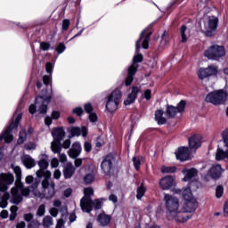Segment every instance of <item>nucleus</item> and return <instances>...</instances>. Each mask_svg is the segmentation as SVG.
<instances>
[{"label":"nucleus","instance_id":"f257e3e1","mask_svg":"<svg viewBox=\"0 0 228 228\" xmlns=\"http://www.w3.org/2000/svg\"><path fill=\"white\" fill-rule=\"evenodd\" d=\"M145 31H147V29H144L142 31L140 35V38L135 43V55L134 56V59H133V64L128 68V70H127V77L125 79L126 86H129L133 83L136 71L138 70L137 63H142V61H143V55L140 53V47H141L140 44L142 40V49H149V42L151 40V35H152V32H149L143 37V35H145Z\"/></svg>","mask_w":228,"mask_h":228},{"label":"nucleus","instance_id":"f03ea898","mask_svg":"<svg viewBox=\"0 0 228 228\" xmlns=\"http://www.w3.org/2000/svg\"><path fill=\"white\" fill-rule=\"evenodd\" d=\"M164 202L167 209V216L169 220H175V222L183 224L191 218V214L184 211V205L180 208L179 200L176 197L165 194Z\"/></svg>","mask_w":228,"mask_h":228},{"label":"nucleus","instance_id":"7ed1b4c3","mask_svg":"<svg viewBox=\"0 0 228 228\" xmlns=\"http://www.w3.org/2000/svg\"><path fill=\"white\" fill-rule=\"evenodd\" d=\"M12 169L16 175L15 186L11 189V202L12 204H20L22 202V197H28L29 195V188H24L22 183V169L20 167L12 164Z\"/></svg>","mask_w":228,"mask_h":228},{"label":"nucleus","instance_id":"20e7f679","mask_svg":"<svg viewBox=\"0 0 228 228\" xmlns=\"http://www.w3.org/2000/svg\"><path fill=\"white\" fill-rule=\"evenodd\" d=\"M36 175L38 179H44L41 183L43 188L42 192H39L38 194L36 192L35 195L39 197V199H53L56 193V185L54 184V182L51 181V171L37 170Z\"/></svg>","mask_w":228,"mask_h":228},{"label":"nucleus","instance_id":"39448f33","mask_svg":"<svg viewBox=\"0 0 228 228\" xmlns=\"http://www.w3.org/2000/svg\"><path fill=\"white\" fill-rule=\"evenodd\" d=\"M199 182H191L189 183V187L185 188L182 191V197L183 200H185L183 207L184 211H187L189 214L191 215V213H195V209H197V207L199 206V203H197V200L193 198L192 191H195L199 188Z\"/></svg>","mask_w":228,"mask_h":228},{"label":"nucleus","instance_id":"423d86ee","mask_svg":"<svg viewBox=\"0 0 228 228\" xmlns=\"http://www.w3.org/2000/svg\"><path fill=\"white\" fill-rule=\"evenodd\" d=\"M51 99H53L51 94H47V93H42V95L36 97L35 104H31L28 107L29 113L31 115H35V113H37V111L41 113V115H45V113H47V106L49 102H51Z\"/></svg>","mask_w":228,"mask_h":228},{"label":"nucleus","instance_id":"0eeeda50","mask_svg":"<svg viewBox=\"0 0 228 228\" xmlns=\"http://www.w3.org/2000/svg\"><path fill=\"white\" fill-rule=\"evenodd\" d=\"M122 99V92L120 89H115L110 94L106 97L105 108L109 113H115L120 104Z\"/></svg>","mask_w":228,"mask_h":228},{"label":"nucleus","instance_id":"6e6552de","mask_svg":"<svg viewBox=\"0 0 228 228\" xmlns=\"http://www.w3.org/2000/svg\"><path fill=\"white\" fill-rule=\"evenodd\" d=\"M52 135L53 141L51 143V149L54 154H58L59 152H61L60 144L61 143V140L65 138V130L63 127H55L52 130Z\"/></svg>","mask_w":228,"mask_h":228},{"label":"nucleus","instance_id":"1a4fd4ad","mask_svg":"<svg viewBox=\"0 0 228 228\" xmlns=\"http://www.w3.org/2000/svg\"><path fill=\"white\" fill-rule=\"evenodd\" d=\"M205 101L214 106H219V104H224L227 101V93L224 90L211 92L207 94Z\"/></svg>","mask_w":228,"mask_h":228},{"label":"nucleus","instance_id":"9d476101","mask_svg":"<svg viewBox=\"0 0 228 228\" xmlns=\"http://www.w3.org/2000/svg\"><path fill=\"white\" fill-rule=\"evenodd\" d=\"M21 119H22V113H19L15 118V120L12 121V123L4 132V134H0V142L2 140H4L5 143H11V142L13 141V135H12L11 133L12 131H13V129H17V127H19V122H20Z\"/></svg>","mask_w":228,"mask_h":228},{"label":"nucleus","instance_id":"9b49d317","mask_svg":"<svg viewBox=\"0 0 228 228\" xmlns=\"http://www.w3.org/2000/svg\"><path fill=\"white\" fill-rule=\"evenodd\" d=\"M84 197L80 200V207L84 213H90L92 211V195H94V189L87 187L84 189Z\"/></svg>","mask_w":228,"mask_h":228},{"label":"nucleus","instance_id":"f8f14e48","mask_svg":"<svg viewBox=\"0 0 228 228\" xmlns=\"http://www.w3.org/2000/svg\"><path fill=\"white\" fill-rule=\"evenodd\" d=\"M205 56L208 60H220L225 56V48L217 45H214L205 51Z\"/></svg>","mask_w":228,"mask_h":228},{"label":"nucleus","instance_id":"ddd939ff","mask_svg":"<svg viewBox=\"0 0 228 228\" xmlns=\"http://www.w3.org/2000/svg\"><path fill=\"white\" fill-rule=\"evenodd\" d=\"M205 26V37H215L216 33V28H218V18L210 16L204 23Z\"/></svg>","mask_w":228,"mask_h":228},{"label":"nucleus","instance_id":"4468645a","mask_svg":"<svg viewBox=\"0 0 228 228\" xmlns=\"http://www.w3.org/2000/svg\"><path fill=\"white\" fill-rule=\"evenodd\" d=\"M222 140L226 151L218 148L216 153V161H222L224 159L228 160V128L224 130L222 133Z\"/></svg>","mask_w":228,"mask_h":228},{"label":"nucleus","instance_id":"2eb2a0df","mask_svg":"<svg viewBox=\"0 0 228 228\" xmlns=\"http://www.w3.org/2000/svg\"><path fill=\"white\" fill-rule=\"evenodd\" d=\"M15 177L11 173H1L0 174V191L4 193L8 190V186L13 184Z\"/></svg>","mask_w":228,"mask_h":228},{"label":"nucleus","instance_id":"dca6fc26","mask_svg":"<svg viewBox=\"0 0 228 228\" xmlns=\"http://www.w3.org/2000/svg\"><path fill=\"white\" fill-rule=\"evenodd\" d=\"M114 162H115V157L112 154H109L103 158L101 164V168L103 174H105V175H108V174L111 172V168H113Z\"/></svg>","mask_w":228,"mask_h":228},{"label":"nucleus","instance_id":"f3484780","mask_svg":"<svg viewBox=\"0 0 228 228\" xmlns=\"http://www.w3.org/2000/svg\"><path fill=\"white\" fill-rule=\"evenodd\" d=\"M81 152H83L81 142H73L71 148L68 151V156L72 159H76V158H79Z\"/></svg>","mask_w":228,"mask_h":228},{"label":"nucleus","instance_id":"a211bd4d","mask_svg":"<svg viewBox=\"0 0 228 228\" xmlns=\"http://www.w3.org/2000/svg\"><path fill=\"white\" fill-rule=\"evenodd\" d=\"M69 132L70 133L71 136H84L86 138L88 135V129L86 126H82L81 128L77 126H72L69 128Z\"/></svg>","mask_w":228,"mask_h":228},{"label":"nucleus","instance_id":"6ab92c4d","mask_svg":"<svg viewBox=\"0 0 228 228\" xmlns=\"http://www.w3.org/2000/svg\"><path fill=\"white\" fill-rule=\"evenodd\" d=\"M174 184L175 179L171 175L165 176L159 181L161 190H170Z\"/></svg>","mask_w":228,"mask_h":228},{"label":"nucleus","instance_id":"aec40b11","mask_svg":"<svg viewBox=\"0 0 228 228\" xmlns=\"http://www.w3.org/2000/svg\"><path fill=\"white\" fill-rule=\"evenodd\" d=\"M176 159H180V161H188L190 158V150L186 147L179 148L175 152Z\"/></svg>","mask_w":228,"mask_h":228},{"label":"nucleus","instance_id":"412c9836","mask_svg":"<svg viewBox=\"0 0 228 228\" xmlns=\"http://www.w3.org/2000/svg\"><path fill=\"white\" fill-rule=\"evenodd\" d=\"M138 94H140V87L134 86L132 88L131 94L127 96L126 100L124 102L125 106H129L136 101V97L138 96Z\"/></svg>","mask_w":228,"mask_h":228},{"label":"nucleus","instance_id":"4be33fe9","mask_svg":"<svg viewBox=\"0 0 228 228\" xmlns=\"http://www.w3.org/2000/svg\"><path fill=\"white\" fill-rule=\"evenodd\" d=\"M138 94H140V87L134 86L132 88L131 94L127 96L126 100L124 102L125 106H129L136 101V97L138 96Z\"/></svg>","mask_w":228,"mask_h":228},{"label":"nucleus","instance_id":"5701e85b","mask_svg":"<svg viewBox=\"0 0 228 228\" xmlns=\"http://www.w3.org/2000/svg\"><path fill=\"white\" fill-rule=\"evenodd\" d=\"M182 173L183 174L184 177L183 178V181H191V179H193V177H197L199 175V171L196 168H184Z\"/></svg>","mask_w":228,"mask_h":228},{"label":"nucleus","instance_id":"b1692460","mask_svg":"<svg viewBox=\"0 0 228 228\" xmlns=\"http://www.w3.org/2000/svg\"><path fill=\"white\" fill-rule=\"evenodd\" d=\"M208 175L212 177V179H220V175H222V166L218 164L212 166L208 172Z\"/></svg>","mask_w":228,"mask_h":228},{"label":"nucleus","instance_id":"393cba45","mask_svg":"<svg viewBox=\"0 0 228 228\" xmlns=\"http://www.w3.org/2000/svg\"><path fill=\"white\" fill-rule=\"evenodd\" d=\"M202 143V137L200 135L196 134L189 138V147L190 149H194L197 151L199 147H200Z\"/></svg>","mask_w":228,"mask_h":228},{"label":"nucleus","instance_id":"a878e982","mask_svg":"<svg viewBox=\"0 0 228 228\" xmlns=\"http://www.w3.org/2000/svg\"><path fill=\"white\" fill-rule=\"evenodd\" d=\"M49 157L45 154H41L39 156V161H38V166H39V170H42L43 172H49L47 168L49 167Z\"/></svg>","mask_w":228,"mask_h":228},{"label":"nucleus","instance_id":"bb28decb","mask_svg":"<svg viewBox=\"0 0 228 228\" xmlns=\"http://www.w3.org/2000/svg\"><path fill=\"white\" fill-rule=\"evenodd\" d=\"M21 162L24 165V167H26V168H28V169L37 167V162L29 155L21 156Z\"/></svg>","mask_w":228,"mask_h":228},{"label":"nucleus","instance_id":"cd10ccee","mask_svg":"<svg viewBox=\"0 0 228 228\" xmlns=\"http://www.w3.org/2000/svg\"><path fill=\"white\" fill-rule=\"evenodd\" d=\"M180 37L183 44H186V42H188V38L191 37V30L186 27V25H183L180 28Z\"/></svg>","mask_w":228,"mask_h":228},{"label":"nucleus","instance_id":"c85d7f7f","mask_svg":"<svg viewBox=\"0 0 228 228\" xmlns=\"http://www.w3.org/2000/svg\"><path fill=\"white\" fill-rule=\"evenodd\" d=\"M76 172V167L72 165V163H68L66 167L63 170V175L65 179H70Z\"/></svg>","mask_w":228,"mask_h":228},{"label":"nucleus","instance_id":"c756f323","mask_svg":"<svg viewBox=\"0 0 228 228\" xmlns=\"http://www.w3.org/2000/svg\"><path fill=\"white\" fill-rule=\"evenodd\" d=\"M97 221L102 227H106L111 222V216L102 213L98 216Z\"/></svg>","mask_w":228,"mask_h":228},{"label":"nucleus","instance_id":"7c9ffc66","mask_svg":"<svg viewBox=\"0 0 228 228\" xmlns=\"http://www.w3.org/2000/svg\"><path fill=\"white\" fill-rule=\"evenodd\" d=\"M155 120L158 122L159 126H163V124H167V118L163 117V110H158L155 111Z\"/></svg>","mask_w":228,"mask_h":228},{"label":"nucleus","instance_id":"2f4dec72","mask_svg":"<svg viewBox=\"0 0 228 228\" xmlns=\"http://www.w3.org/2000/svg\"><path fill=\"white\" fill-rule=\"evenodd\" d=\"M8 200H10V193L4 192L0 193V208H6L8 206Z\"/></svg>","mask_w":228,"mask_h":228},{"label":"nucleus","instance_id":"473e14b6","mask_svg":"<svg viewBox=\"0 0 228 228\" xmlns=\"http://www.w3.org/2000/svg\"><path fill=\"white\" fill-rule=\"evenodd\" d=\"M177 113H179V111L177 110L176 107L167 106V112H166L167 118H174V117H175Z\"/></svg>","mask_w":228,"mask_h":228},{"label":"nucleus","instance_id":"72a5a7b5","mask_svg":"<svg viewBox=\"0 0 228 228\" xmlns=\"http://www.w3.org/2000/svg\"><path fill=\"white\" fill-rule=\"evenodd\" d=\"M207 69V74L208 77H211V76H216L218 74V67L215 65H209Z\"/></svg>","mask_w":228,"mask_h":228},{"label":"nucleus","instance_id":"f704fd0d","mask_svg":"<svg viewBox=\"0 0 228 228\" xmlns=\"http://www.w3.org/2000/svg\"><path fill=\"white\" fill-rule=\"evenodd\" d=\"M54 221L53 220V217L51 216H46L43 218L42 225L45 228H49L51 225H53Z\"/></svg>","mask_w":228,"mask_h":228},{"label":"nucleus","instance_id":"c9c22d12","mask_svg":"<svg viewBox=\"0 0 228 228\" xmlns=\"http://www.w3.org/2000/svg\"><path fill=\"white\" fill-rule=\"evenodd\" d=\"M145 191H147V189H145V186L142 183L141 186L137 188L136 199H138V200H142L143 195H145Z\"/></svg>","mask_w":228,"mask_h":228},{"label":"nucleus","instance_id":"e433bc0d","mask_svg":"<svg viewBox=\"0 0 228 228\" xmlns=\"http://www.w3.org/2000/svg\"><path fill=\"white\" fill-rule=\"evenodd\" d=\"M84 181L86 184H92L95 181V175L94 173H88L85 175Z\"/></svg>","mask_w":228,"mask_h":228},{"label":"nucleus","instance_id":"4c0bfd02","mask_svg":"<svg viewBox=\"0 0 228 228\" xmlns=\"http://www.w3.org/2000/svg\"><path fill=\"white\" fill-rule=\"evenodd\" d=\"M17 211H19V207H17L15 205L11 207V208H10L11 214H10V217H9L11 221H13V220H15V218H17Z\"/></svg>","mask_w":228,"mask_h":228},{"label":"nucleus","instance_id":"58836bf2","mask_svg":"<svg viewBox=\"0 0 228 228\" xmlns=\"http://www.w3.org/2000/svg\"><path fill=\"white\" fill-rule=\"evenodd\" d=\"M198 77H200V79H206V77H209L208 75L207 68H200L198 71Z\"/></svg>","mask_w":228,"mask_h":228},{"label":"nucleus","instance_id":"ea45409f","mask_svg":"<svg viewBox=\"0 0 228 228\" xmlns=\"http://www.w3.org/2000/svg\"><path fill=\"white\" fill-rule=\"evenodd\" d=\"M175 170H176L175 167L163 166L161 167L162 174H174V172H175Z\"/></svg>","mask_w":228,"mask_h":228},{"label":"nucleus","instance_id":"a19ab883","mask_svg":"<svg viewBox=\"0 0 228 228\" xmlns=\"http://www.w3.org/2000/svg\"><path fill=\"white\" fill-rule=\"evenodd\" d=\"M27 134H26V130H21L20 131V134H19V139H18V143L20 145L22 143H24V142H26V138H27Z\"/></svg>","mask_w":228,"mask_h":228},{"label":"nucleus","instance_id":"79ce46f5","mask_svg":"<svg viewBox=\"0 0 228 228\" xmlns=\"http://www.w3.org/2000/svg\"><path fill=\"white\" fill-rule=\"evenodd\" d=\"M142 157H134L133 163L135 169L140 170V166L142 165Z\"/></svg>","mask_w":228,"mask_h":228},{"label":"nucleus","instance_id":"37998d69","mask_svg":"<svg viewBox=\"0 0 228 228\" xmlns=\"http://www.w3.org/2000/svg\"><path fill=\"white\" fill-rule=\"evenodd\" d=\"M168 42H170V36L168 35V32L164 31L162 34L161 45H167Z\"/></svg>","mask_w":228,"mask_h":228},{"label":"nucleus","instance_id":"c03bdc74","mask_svg":"<svg viewBox=\"0 0 228 228\" xmlns=\"http://www.w3.org/2000/svg\"><path fill=\"white\" fill-rule=\"evenodd\" d=\"M37 215V216H44L45 215V205L42 204L38 207Z\"/></svg>","mask_w":228,"mask_h":228},{"label":"nucleus","instance_id":"a18cd8bd","mask_svg":"<svg viewBox=\"0 0 228 228\" xmlns=\"http://www.w3.org/2000/svg\"><path fill=\"white\" fill-rule=\"evenodd\" d=\"M224 195V187L222 185H218L216 190V197L220 199Z\"/></svg>","mask_w":228,"mask_h":228},{"label":"nucleus","instance_id":"49530a36","mask_svg":"<svg viewBox=\"0 0 228 228\" xmlns=\"http://www.w3.org/2000/svg\"><path fill=\"white\" fill-rule=\"evenodd\" d=\"M175 108H176L178 113H181V112L184 111V108H186V102L181 101L178 103L177 107H175Z\"/></svg>","mask_w":228,"mask_h":228},{"label":"nucleus","instance_id":"de8ad7c7","mask_svg":"<svg viewBox=\"0 0 228 228\" xmlns=\"http://www.w3.org/2000/svg\"><path fill=\"white\" fill-rule=\"evenodd\" d=\"M25 149L26 151H35V149H37V144H35V142H27L25 144Z\"/></svg>","mask_w":228,"mask_h":228},{"label":"nucleus","instance_id":"09e8293b","mask_svg":"<svg viewBox=\"0 0 228 228\" xmlns=\"http://www.w3.org/2000/svg\"><path fill=\"white\" fill-rule=\"evenodd\" d=\"M93 206L95 208V209H101V208H102V201L100 200H95L92 201V207Z\"/></svg>","mask_w":228,"mask_h":228},{"label":"nucleus","instance_id":"8fccbe9b","mask_svg":"<svg viewBox=\"0 0 228 228\" xmlns=\"http://www.w3.org/2000/svg\"><path fill=\"white\" fill-rule=\"evenodd\" d=\"M40 49H42V51H49V49H51V44L47 42H41Z\"/></svg>","mask_w":228,"mask_h":228},{"label":"nucleus","instance_id":"3c124183","mask_svg":"<svg viewBox=\"0 0 228 228\" xmlns=\"http://www.w3.org/2000/svg\"><path fill=\"white\" fill-rule=\"evenodd\" d=\"M39 227H40V222H38V220L31 221L28 224V228H39Z\"/></svg>","mask_w":228,"mask_h":228},{"label":"nucleus","instance_id":"603ef678","mask_svg":"<svg viewBox=\"0 0 228 228\" xmlns=\"http://www.w3.org/2000/svg\"><path fill=\"white\" fill-rule=\"evenodd\" d=\"M65 45L63 43H60L57 47H56V51L59 54H61V53L65 52Z\"/></svg>","mask_w":228,"mask_h":228},{"label":"nucleus","instance_id":"864d4df0","mask_svg":"<svg viewBox=\"0 0 228 228\" xmlns=\"http://www.w3.org/2000/svg\"><path fill=\"white\" fill-rule=\"evenodd\" d=\"M70 27V20H63L62 21V31H67Z\"/></svg>","mask_w":228,"mask_h":228},{"label":"nucleus","instance_id":"5fc2aeb1","mask_svg":"<svg viewBox=\"0 0 228 228\" xmlns=\"http://www.w3.org/2000/svg\"><path fill=\"white\" fill-rule=\"evenodd\" d=\"M53 63H51V62H47L46 64H45V70H46V72L48 73V74H50V76H51V74H53Z\"/></svg>","mask_w":228,"mask_h":228},{"label":"nucleus","instance_id":"6e6d98bb","mask_svg":"<svg viewBox=\"0 0 228 228\" xmlns=\"http://www.w3.org/2000/svg\"><path fill=\"white\" fill-rule=\"evenodd\" d=\"M60 165V160H58V159H53L51 161V167L52 168H58Z\"/></svg>","mask_w":228,"mask_h":228},{"label":"nucleus","instance_id":"4d7b16f0","mask_svg":"<svg viewBox=\"0 0 228 228\" xmlns=\"http://www.w3.org/2000/svg\"><path fill=\"white\" fill-rule=\"evenodd\" d=\"M84 149H85L86 152H91L92 151V143H90L89 142H86L84 143Z\"/></svg>","mask_w":228,"mask_h":228},{"label":"nucleus","instance_id":"13d9d810","mask_svg":"<svg viewBox=\"0 0 228 228\" xmlns=\"http://www.w3.org/2000/svg\"><path fill=\"white\" fill-rule=\"evenodd\" d=\"M73 113H75V115H77V117H81V115H83V108L81 107L75 108L73 110Z\"/></svg>","mask_w":228,"mask_h":228},{"label":"nucleus","instance_id":"bf43d9fd","mask_svg":"<svg viewBox=\"0 0 228 228\" xmlns=\"http://www.w3.org/2000/svg\"><path fill=\"white\" fill-rule=\"evenodd\" d=\"M85 111H86L88 114L92 113L94 111V107L92 106L91 103H86L85 105Z\"/></svg>","mask_w":228,"mask_h":228},{"label":"nucleus","instance_id":"052dcab7","mask_svg":"<svg viewBox=\"0 0 228 228\" xmlns=\"http://www.w3.org/2000/svg\"><path fill=\"white\" fill-rule=\"evenodd\" d=\"M43 83L45 86L49 85V83H51V75L50 76L45 75L43 77Z\"/></svg>","mask_w":228,"mask_h":228},{"label":"nucleus","instance_id":"680f3d73","mask_svg":"<svg viewBox=\"0 0 228 228\" xmlns=\"http://www.w3.org/2000/svg\"><path fill=\"white\" fill-rule=\"evenodd\" d=\"M25 222H31L33 220V214L28 213L24 215Z\"/></svg>","mask_w":228,"mask_h":228},{"label":"nucleus","instance_id":"e2e57ef3","mask_svg":"<svg viewBox=\"0 0 228 228\" xmlns=\"http://www.w3.org/2000/svg\"><path fill=\"white\" fill-rule=\"evenodd\" d=\"M50 215L52 216H53L54 218H56V216H58V208H53L50 209Z\"/></svg>","mask_w":228,"mask_h":228},{"label":"nucleus","instance_id":"0e129e2a","mask_svg":"<svg viewBox=\"0 0 228 228\" xmlns=\"http://www.w3.org/2000/svg\"><path fill=\"white\" fill-rule=\"evenodd\" d=\"M59 159L61 161V163H66L67 161V155L64 153H60L59 154Z\"/></svg>","mask_w":228,"mask_h":228},{"label":"nucleus","instance_id":"69168bd1","mask_svg":"<svg viewBox=\"0 0 228 228\" xmlns=\"http://www.w3.org/2000/svg\"><path fill=\"white\" fill-rule=\"evenodd\" d=\"M89 119L91 122H97V114L95 113H89Z\"/></svg>","mask_w":228,"mask_h":228},{"label":"nucleus","instance_id":"338daca9","mask_svg":"<svg viewBox=\"0 0 228 228\" xmlns=\"http://www.w3.org/2000/svg\"><path fill=\"white\" fill-rule=\"evenodd\" d=\"M70 143L69 139L65 140L62 144L63 149H69L70 147Z\"/></svg>","mask_w":228,"mask_h":228},{"label":"nucleus","instance_id":"774afa93","mask_svg":"<svg viewBox=\"0 0 228 228\" xmlns=\"http://www.w3.org/2000/svg\"><path fill=\"white\" fill-rule=\"evenodd\" d=\"M63 225H65V222H63L62 219H58L57 220V224L55 228H62Z\"/></svg>","mask_w":228,"mask_h":228}]
</instances>
